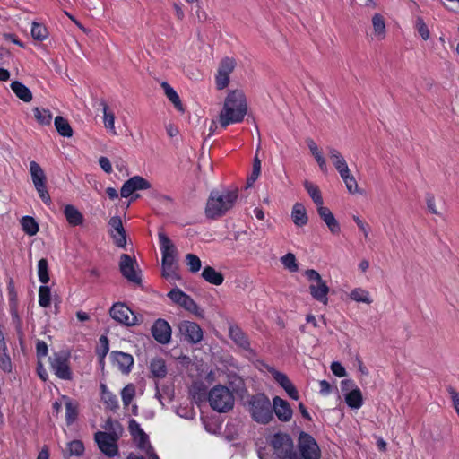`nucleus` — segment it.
<instances>
[{
  "label": "nucleus",
  "mask_w": 459,
  "mask_h": 459,
  "mask_svg": "<svg viewBox=\"0 0 459 459\" xmlns=\"http://www.w3.org/2000/svg\"><path fill=\"white\" fill-rule=\"evenodd\" d=\"M248 106L245 93L242 90H232L226 99L224 106L219 114V125L222 128H227L235 123H242L247 114Z\"/></svg>",
  "instance_id": "1"
},
{
  "label": "nucleus",
  "mask_w": 459,
  "mask_h": 459,
  "mask_svg": "<svg viewBox=\"0 0 459 459\" xmlns=\"http://www.w3.org/2000/svg\"><path fill=\"white\" fill-rule=\"evenodd\" d=\"M238 198V190H212L205 205V217L217 220L231 210Z\"/></svg>",
  "instance_id": "2"
},
{
  "label": "nucleus",
  "mask_w": 459,
  "mask_h": 459,
  "mask_svg": "<svg viewBox=\"0 0 459 459\" xmlns=\"http://www.w3.org/2000/svg\"><path fill=\"white\" fill-rule=\"evenodd\" d=\"M160 250L161 253L162 276L169 281L180 280V275L177 273V247L173 245L169 238L163 232H158Z\"/></svg>",
  "instance_id": "3"
},
{
  "label": "nucleus",
  "mask_w": 459,
  "mask_h": 459,
  "mask_svg": "<svg viewBox=\"0 0 459 459\" xmlns=\"http://www.w3.org/2000/svg\"><path fill=\"white\" fill-rule=\"evenodd\" d=\"M208 402L212 411L227 413L234 408L235 397L229 387L216 385L208 393Z\"/></svg>",
  "instance_id": "4"
},
{
  "label": "nucleus",
  "mask_w": 459,
  "mask_h": 459,
  "mask_svg": "<svg viewBox=\"0 0 459 459\" xmlns=\"http://www.w3.org/2000/svg\"><path fill=\"white\" fill-rule=\"evenodd\" d=\"M247 403L253 420L260 424H267L271 421L273 419L272 403L264 394L258 393L251 395Z\"/></svg>",
  "instance_id": "5"
},
{
  "label": "nucleus",
  "mask_w": 459,
  "mask_h": 459,
  "mask_svg": "<svg viewBox=\"0 0 459 459\" xmlns=\"http://www.w3.org/2000/svg\"><path fill=\"white\" fill-rule=\"evenodd\" d=\"M304 274L310 281L308 290L313 299L322 303L323 305H327V302L329 301V298L327 296L330 292V287L322 279L319 273L315 271V269H307L304 272Z\"/></svg>",
  "instance_id": "6"
},
{
  "label": "nucleus",
  "mask_w": 459,
  "mask_h": 459,
  "mask_svg": "<svg viewBox=\"0 0 459 459\" xmlns=\"http://www.w3.org/2000/svg\"><path fill=\"white\" fill-rule=\"evenodd\" d=\"M298 450L294 459H320L321 452L315 438L305 431H300L298 438Z\"/></svg>",
  "instance_id": "7"
},
{
  "label": "nucleus",
  "mask_w": 459,
  "mask_h": 459,
  "mask_svg": "<svg viewBox=\"0 0 459 459\" xmlns=\"http://www.w3.org/2000/svg\"><path fill=\"white\" fill-rule=\"evenodd\" d=\"M50 369L60 379L71 380L73 372L70 368V352L67 351H60L54 352L49 357Z\"/></svg>",
  "instance_id": "8"
},
{
  "label": "nucleus",
  "mask_w": 459,
  "mask_h": 459,
  "mask_svg": "<svg viewBox=\"0 0 459 459\" xmlns=\"http://www.w3.org/2000/svg\"><path fill=\"white\" fill-rule=\"evenodd\" d=\"M270 445L279 459H294V442L289 434L278 432L273 435Z\"/></svg>",
  "instance_id": "9"
},
{
  "label": "nucleus",
  "mask_w": 459,
  "mask_h": 459,
  "mask_svg": "<svg viewBox=\"0 0 459 459\" xmlns=\"http://www.w3.org/2000/svg\"><path fill=\"white\" fill-rule=\"evenodd\" d=\"M94 440L100 451L108 458H113L118 454L117 440L116 433L99 430L94 434Z\"/></svg>",
  "instance_id": "10"
},
{
  "label": "nucleus",
  "mask_w": 459,
  "mask_h": 459,
  "mask_svg": "<svg viewBox=\"0 0 459 459\" xmlns=\"http://www.w3.org/2000/svg\"><path fill=\"white\" fill-rule=\"evenodd\" d=\"M119 272L127 281L133 282L138 286L142 285V277L140 273L136 271L137 262L135 258L131 257L127 254H122L119 259Z\"/></svg>",
  "instance_id": "11"
},
{
  "label": "nucleus",
  "mask_w": 459,
  "mask_h": 459,
  "mask_svg": "<svg viewBox=\"0 0 459 459\" xmlns=\"http://www.w3.org/2000/svg\"><path fill=\"white\" fill-rule=\"evenodd\" d=\"M109 316L117 322L126 325H134L138 322L131 308L120 302L115 303L110 307Z\"/></svg>",
  "instance_id": "12"
},
{
  "label": "nucleus",
  "mask_w": 459,
  "mask_h": 459,
  "mask_svg": "<svg viewBox=\"0 0 459 459\" xmlns=\"http://www.w3.org/2000/svg\"><path fill=\"white\" fill-rule=\"evenodd\" d=\"M150 187L151 183L146 178L136 175L123 183L120 188V195L124 198H127L137 190H145Z\"/></svg>",
  "instance_id": "13"
},
{
  "label": "nucleus",
  "mask_w": 459,
  "mask_h": 459,
  "mask_svg": "<svg viewBox=\"0 0 459 459\" xmlns=\"http://www.w3.org/2000/svg\"><path fill=\"white\" fill-rule=\"evenodd\" d=\"M268 371L271 373L274 381L286 391L291 399L296 401L299 399V392L287 374L273 368H269Z\"/></svg>",
  "instance_id": "14"
},
{
  "label": "nucleus",
  "mask_w": 459,
  "mask_h": 459,
  "mask_svg": "<svg viewBox=\"0 0 459 459\" xmlns=\"http://www.w3.org/2000/svg\"><path fill=\"white\" fill-rule=\"evenodd\" d=\"M152 334L160 344H167L171 338V328L165 319H156L152 326Z\"/></svg>",
  "instance_id": "15"
},
{
  "label": "nucleus",
  "mask_w": 459,
  "mask_h": 459,
  "mask_svg": "<svg viewBox=\"0 0 459 459\" xmlns=\"http://www.w3.org/2000/svg\"><path fill=\"white\" fill-rule=\"evenodd\" d=\"M110 359L123 374L130 373L134 364V359L131 354L118 351H111Z\"/></svg>",
  "instance_id": "16"
},
{
  "label": "nucleus",
  "mask_w": 459,
  "mask_h": 459,
  "mask_svg": "<svg viewBox=\"0 0 459 459\" xmlns=\"http://www.w3.org/2000/svg\"><path fill=\"white\" fill-rule=\"evenodd\" d=\"M273 414L280 420L287 422L292 419L293 411L290 403L279 396H274L272 401Z\"/></svg>",
  "instance_id": "17"
},
{
  "label": "nucleus",
  "mask_w": 459,
  "mask_h": 459,
  "mask_svg": "<svg viewBox=\"0 0 459 459\" xmlns=\"http://www.w3.org/2000/svg\"><path fill=\"white\" fill-rule=\"evenodd\" d=\"M180 331L190 343H198L203 339V330L195 322L183 321L180 325Z\"/></svg>",
  "instance_id": "18"
},
{
  "label": "nucleus",
  "mask_w": 459,
  "mask_h": 459,
  "mask_svg": "<svg viewBox=\"0 0 459 459\" xmlns=\"http://www.w3.org/2000/svg\"><path fill=\"white\" fill-rule=\"evenodd\" d=\"M108 225L111 228V237L116 246L125 247L126 246V233L124 230L121 219L112 217L108 221Z\"/></svg>",
  "instance_id": "19"
},
{
  "label": "nucleus",
  "mask_w": 459,
  "mask_h": 459,
  "mask_svg": "<svg viewBox=\"0 0 459 459\" xmlns=\"http://www.w3.org/2000/svg\"><path fill=\"white\" fill-rule=\"evenodd\" d=\"M230 337L234 343L245 351L252 352L251 344L247 333L238 325L230 326Z\"/></svg>",
  "instance_id": "20"
},
{
  "label": "nucleus",
  "mask_w": 459,
  "mask_h": 459,
  "mask_svg": "<svg viewBox=\"0 0 459 459\" xmlns=\"http://www.w3.org/2000/svg\"><path fill=\"white\" fill-rule=\"evenodd\" d=\"M317 214L322 221L326 223L333 234H339L341 231L340 222L335 219L331 210L324 205L316 208Z\"/></svg>",
  "instance_id": "21"
},
{
  "label": "nucleus",
  "mask_w": 459,
  "mask_h": 459,
  "mask_svg": "<svg viewBox=\"0 0 459 459\" xmlns=\"http://www.w3.org/2000/svg\"><path fill=\"white\" fill-rule=\"evenodd\" d=\"M11 90L15 96L23 102H30L33 99L32 92L28 86L19 81H13L10 84Z\"/></svg>",
  "instance_id": "22"
},
{
  "label": "nucleus",
  "mask_w": 459,
  "mask_h": 459,
  "mask_svg": "<svg viewBox=\"0 0 459 459\" xmlns=\"http://www.w3.org/2000/svg\"><path fill=\"white\" fill-rule=\"evenodd\" d=\"M64 215L67 223L72 226L82 225L84 221L82 213L71 204L65 206Z\"/></svg>",
  "instance_id": "23"
},
{
  "label": "nucleus",
  "mask_w": 459,
  "mask_h": 459,
  "mask_svg": "<svg viewBox=\"0 0 459 459\" xmlns=\"http://www.w3.org/2000/svg\"><path fill=\"white\" fill-rule=\"evenodd\" d=\"M30 171L35 188L47 185L46 174L38 162H30Z\"/></svg>",
  "instance_id": "24"
},
{
  "label": "nucleus",
  "mask_w": 459,
  "mask_h": 459,
  "mask_svg": "<svg viewBox=\"0 0 459 459\" xmlns=\"http://www.w3.org/2000/svg\"><path fill=\"white\" fill-rule=\"evenodd\" d=\"M204 280L212 285H221L225 280V276L219 271H215L214 267L205 266L202 271Z\"/></svg>",
  "instance_id": "25"
},
{
  "label": "nucleus",
  "mask_w": 459,
  "mask_h": 459,
  "mask_svg": "<svg viewBox=\"0 0 459 459\" xmlns=\"http://www.w3.org/2000/svg\"><path fill=\"white\" fill-rule=\"evenodd\" d=\"M326 150H328L330 160H332L336 170H338V173H341V171H344L349 169L344 157L337 149L333 147H328Z\"/></svg>",
  "instance_id": "26"
},
{
  "label": "nucleus",
  "mask_w": 459,
  "mask_h": 459,
  "mask_svg": "<svg viewBox=\"0 0 459 459\" xmlns=\"http://www.w3.org/2000/svg\"><path fill=\"white\" fill-rule=\"evenodd\" d=\"M161 87L164 90V93L168 100L174 104V108L178 111H184L181 99L178 96L177 91L172 86H170L167 82H162Z\"/></svg>",
  "instance_id": "27"
},
{
  "label": "nucleus",
  "mask_w": 459,
  "mask_h": 459,
  "mask_svg": "<svg viewBox=\"0 0 459 459\" xmlns=\"http://www.w3.org/2000/svg\"><path fill=\"white\" fill-rule=\"evenodd\" d=\"M291 219L294 224L299 227L306 225L308 221L306 209L300 203H296L292 208Z\"/></svg>",
  "instance_id": "28"
},
{
  "label": "nucleus",
  "mask_w": 459,
  "mask_h": 459,
  "mask_svg": "<svg viewBox=\"0 0 459 459\" xmlns=\"http://www.w3.org/2000/svg\"><path fill=\"white\" fill-rule=\"evenodd\" d=\"M63 399L65 400V421L67 425H71L78 419V402L73 401L66 396H64Z\"/></svg>",
  "instance_id": "29"
},
{
  "label": "nucleus",
  "mask_w": 459,
  "mask_h": 459,
  "mask_svg": "<svg viewBox=\"0 0 459 459\" xmlns=\"http://www.w3.org/2000/svg\"><path fill=\"white\" fill-rule=\"evenodd\" d=\"M371 22H373V32L377 38L380 40L384 39L386 36V23L383 15L375 13Z\"/></svg>",
  "instance_id": "30"
},
{
  "label": "nucleus",
  "mask_w": 459,
  "mask_h": 459,
  "mask_svg": "<svg viewBox=\"0 0 459 459\" xmlns=\"http://www.w3.org/2000/svg\"><path fill=\"white\" fill-rule=\"evenodd\" d=\"M101 400L110 411H115L118 408L117 396L110 392L105 384L100 385Z\"/></svg>",
  "instance_id": "31"
},
{
  "label": "nucleus",
  "mask_w": 459,
  "mask_h": 459,
  "mask_svg": "<svg viewBox=\"0 0 459 459\" xmlns=\"http://www.w3.org/2000/svg\"><path fill=\"white\" fill-rule=\"evenodd\" d=\"M303 185H304L306 191L309 195L310 198L316 204V208H319L320 206H322L323 205V198H322L321 192H320L318 186L316 184H314L308 180H305Z\"/></svg>",
  "instance_id": "32"
},
{
  "label": "nucleus",
  "mask_w": 459,
  "mask_h": 459,
  "mask_svg": "<svg viewBox=\"0 0 459 459\" xmlns=\"http://www.w3.org/2000/svg\"><path fill=\"white\" fill-rule=\"evenodd\" d=\"M345 402L350 408L359 409L363 403L361 391L358 387L352 389L345 395Z\"/></svg>",
  "instance_id": "33"
},
{
  "label": "nucleus",
  "mask_w": 459,
  "mask_h": 459,
  "mask_svg": "<svg viewBox=\"0 0 459 459\" xmlns=\"http://www.w3.org/2000/svg\"><path fill=\"white\" fill-rule=\"evenodd\" d=\"M21 226L22 230L30 236L36 235L39 230V225L36 219L30 216H25L21 219Z\"/></svg>",
  "instance_id": "34"
},
{
  "label": "nucleus",
  "mask_w": 459,
  "mask_h": 459,
  "mask_svg": "<svg viewBox=\"0 0 459 459\" xmlns=\"http://www.w3.org/2000/svg\"><path fill=\"white\" fill-rule=\"evenodd\" d=\"M339 174L342 180L344 181L349 193L355 194L359 192L358 183L354 176L351 175L350 169L342 170V172H339Z\"/></svg>",
  "instance_id": "35"
},
{
  "label": "nucleus",
  "mask_w": 459,
  "mask_h": 459,
  "mask_svg": "<svg viewBox=\"0 0 459 459\" xmlns=\"http://www.w3.org/2000/svg\"><path fill=\"white\" fill-rule=\"evenodd\" d=\"M179 306L199 318H204V310L199 307L197 303L188 294Z\"/></svg>",
  "instance_id": "36"
},
{
  "label": "nucleus",
  "mask_w": 459,
  "mask_h": 459,
  "mask_svg": "<svg viewBox=\"0 0 459 459\" xmlns=\"http://www.w3.org/2000/svg\"><path fill=\"white\" fill-rule=\"evenodd\" d=\"M350 298L359 303L371 304L369 292L362 288H355L350 293Z\"/></svg>",
  "instance_id": "37"
},
{
  "label": "nucleus",
  "mask_w": 459,
  "mask_h": 459,
  "mask_svg": "<svg viewBox=\"0 0 459 459\" xmlns=\"http://www.w3.org/2000/svg\"><path fill=\"white\" fill-rule=\"evenodd\" d=\"M55 126L58 134L65 137H70L73 134V130L70 124L66 119L62 117H56L54 121Z\"/></svg>",
  "instance_id": "38"
},
{
  "label": "nucleus",
  "mask_w": 459,
  "mask_h": 459,
  "mask_svg": "<svg viewBox=\"0 0 459 459\" xmlns=\"http://www.w3.org/2000/svg\"><path fill=\"white\" fill-rule=\"evenodd\" d=\"M135 393L136 390L134 384H127L125 387L122 388L120 395L124 406L128 407L132 403L134 398L135 397Z\"/></svg>",
  "instance_id": "39"
},
{
  "label": "nucleus",
  "mask_w": 459,
  "mask_h": 459,
  "mask_svg": "<svg viewBox=\"0 0 459 459\" xmlns=\"http://www.w3.org/2000/svg\"><path fill=\"white\" fill-rule=\"evenodd\" d=\"M150 370L152 374L159 378L164 377L167 373V368L162 359H154L151 361Z\"/></svg>",
  "instance_id": "40"
},
{
  "label": "nucleus",
  "mask_w": 459,
  "mask_h": 459,
  "mask_svg": "<svg viewBox=\"0 0 459 459\" xmlns=\"http://www.w3.org/2000/svg\"><path fill=\"white\" fill-rule=\"evenodd\" d=\"M66 449L69 456H82L85 453L83 442L78 439L68 442Z\"/></svg>",
  "instance_id": "41"
},
{
  "label": "nucleus",
  "mask_w": 459,
  "mask_h": 459,
  "mask_svg": "<svg viewBox=\"0 0 459 459\" xmlns=\"http://www.w3.org/2000/svg\"><path fill=\"white\" fill-rule=\"evenodd\" d=\"M31 35L35 40L43 41L48 37V30L44 23L33 22Z\"/></svg>",
  "instance_id": "42"
},
{
  "label": "nucleus",
  "mask_w": 459,
  "mask_h": 459,
  "mask_svg": "<svg viewBox=\"0 0 459 459\" xmlns=\"http://www.w3.org/2000/svg\"><path fill=\"white\" fill-rule=\"evenodd\" d=\"M100 107H101V110H102V113H103L104 126L107 129H110V130H112L115 133V131H114V128H115V126H114V121H115L114 114L112 112L108 111V106L105 102V100H101L100 101Z\"/></svg>",
  "instance_id": "43"
},
{
  "label": "nucleus",
  "mask_w": 459,
  "mask_h": 459,
  "mask_svg": "<svg viewBox=\"0 0 459 459\" xmlns=\"http://www.w3.org/2000/svg\"><path fill=\"white\" fill-rule=\"evenodd\" d=\"M109 351V342L108 338L106 335H100L99 338V342L96 347V355L98 357V359H100L101 361L105 359L107 354Z\"/></svg>",
  "instance_id": "44"
},
{
  "label": "nucleus",
  "mask_w": 459,
  "mask_h": 459,
  "mask_svg": "<svg viewBox=\"0 0 459 459\" xmlns=\"http://www.w3.org/2000/svg\"><path fill=\"white\" fill-rule=\"evenodd\" d=\"M39 304L41 307L48 308L51 304V291L47 285H42L39 290Z\"/></svg>",
  "instance_id": "45"
},
{
  "label": "nucleus",
  "mask_w": 459,
  "mask_h": 459,
  "mask_svg": "<svg viewBox=\"0 0 459 459\" xmlns=\"http://www.w3.org/2000/svg\"><path fill=\"white\" fill-rule=\"evenodd\" d=\"M236 65L237 62L234 58L224 57L220 62L217 72L223 73L224 74H229L230 76V74L233 73Z\"/></svg>",
  "instance_id": "46"
},
{
  "label": "nucleus",
  "mask_w": 459,
  "mask_h": 459,
  "mask_svg": "<svg viewBox=\"0 0 459 459\" xmlns=\"http://www.w3.org/2000/svg\"><path fill=\"white\" fill-rule=\"evenodd\" d=\"M33 112L36 120L41 125H50L52 121V114L48 109L35 108Z\"/></svg>",
  "instance_id": "47"
},
{
  "label": "nucleus",
  "mask_w": 459,
  "mask_h": 459,
  "mask_svg": "<svg viewBox=\"0 0 459 459\" xmlns=\"http://www.w3.org/2000/svg\"><path fill=\"white\" fill-rule=\"evenodd\" d=\"M38 274L39 281L46 284L49 281L48 263L47 259H41L38 264Z\"/></svg>",
  "instance_id": "48"
},
{
  "label": "nucleus",
  "mask_w": 459,
  "mask_h": 459,
  "mask_svg": "<svg viewBox=\"0 0 459 459\" xmlns=\"http://www.w3.org/2000/svg\"><path fill=\"white\" fill-rule=\"evenodd\" d=\"M281 264H283L284 268H287L290 272H297L299 270L296 257L292 253H288L282 256Z\"/></svg>",
  "instance_id": "49"
},
{
  "label": "nucleus",
  "mask_w": 459,
  "mask_h": 459,
  "mask_svg": "<svg viewBox=\"0 0 459 459\" xmlns=\"http://www.w3.org/2000/svg\"><path fill=\"white\" fill-rule=\"evenodd\" d=\"M186 295V292L178 287L171 289L167 294L168 298L178 305L182 303Z\"/></svg>",
  "instance_id": "50"
},
{
  "label": "nucleus",
  "mask_w": 459,
  "mask_h": 459,
  "mask_svg": "<svg viewBox=\"0 0 459 459\" xmlns=\"http://www.w3.org/2000/svg\"><path fill=\"white\" fill-rule=\"evenodd\" d=\"M187 265L192 273H196L200 270L202 264L200 258L194 254H187L186 256Z\"/></svg>",
  "instance_id": "51"
},
{
  "label": "nucleus",
  "mask_w": 459,
  "mask_h": 459,
  "mask_svg": "<svg viewBox=\"0 0 459 459\" xmlns=\"http://www.w3.org/2000/svg\"><path fill=\"white\" fill-rule=\"evenodd\" d=\"M230 82V75L227 74H221V72H217L215 75V83L216 88L218 90L225 89L229 86Z\"/></svg>",
  "instance_id": "52"
},
{
  "label": "nucleus",
  "mask_w": 459,
  "mask_h": 459,
  "mask_svg": "<svg viewBox=\"0 0 459 459\" xmlns=\"http://www.w3.org/2000/svg\"><path fill=\"white\" fill-rule=\"evenodd\" d=\"M0 368L7 373L13 370L11 358L7 351L0 352Z\"/></svg>",
  "instance_id": "53"
},
{
  "label": "nucleus",
  "mask_w": 459,
  "mask_h": 459,
  "mask_svg": "<svg viewBox=\"0 0 459 459\" xmlns=\"http://www.w3.org/2000/svg\"><path fill=\"white\" fill-rule=\"evenodd\" d=\"M261 171V161L255 156L253 161V169L251 175L247 178L248 186H251L258 178Z\"/></svg>",
  "instance_id": "54"
},
{
  "label": "nucleus",
  "mask_w": 459,
  "mask_h": 459,
  "mask_svg": "<svg viewBox=\"0 0 459 459\" xmlns=\"http://www.w3.org/2000/svg\"><path fill=\"white\" fill-rule=\"evenodd\" d=\"M129 431L134 440H136L138 436L142 435L143 433H145L144 430L142 429L140 423L135 419H131L129 420Z\"/></svg>",
  "instance_id": "55"
},
{
  "label": "nucleus",
  "mask_w": 459,
  "mask_h": 459,
  "mask_svg": "<svg viewBox=\"0 0 459 459\" xmlns=\"http://www.w3.org/2000/svg\"><path fill=\"white\" fill-rule=\"evenodd\" d=\"M416 28L419 34L421 36L423 39H428L429 38V30L428 25L424 22L423 19L417 18Z\"/></svg>",
  "instance_id": "56"
},
{
  "label": "nucleus",
  "mask_w": 459,
  "mask_h": 459,
  "mask_svg": "<svg viewBox=\"0 0 459 459\" xmlns=\"http://www.w3.org/2000/svg\"><path fill=\"white\" fill-rule=\"evenodd\" d=\"M36 351L39 360L46 358L48 354V344L44 341L39 340L36 345Z\"/></svg>",
  "instance_id": "57"
},
{
  "label": "nucleus",
  "mask_w": 459,
  "mask_h": 459,
  "mask_svg": "<svg viewBox=\"0 0 459 459\" xmlns=\"http://www.w3.org/2000/svg\"><path fill=\"white\" fill-rule=\"evenodd\" d=\"M353 221L357 224L359 229L361 230L364 238H368V233L370 230V227H369L368 223L364 222L363 220L358 216H353Z\"/></svg>",
  "instance_id": "58"
},
{
  "label": "nucleus",
  "mask_w": 459,
  "mask_h": 459,
  "mask_svg": "<svg viewBox=\"0 0 459 459\" xmlns=\"http://www.w3.org/2000/svg\"><path fill=\"white\" fill-rule=\"evenodd\" d=\"M36 190H37L40 199L42 200V202L45 204L49 205L51 204V197L48 191L47 185L37 187Z\"/></svg>",
  "instance_id": "59"
},
{
  "label": "nucleus",
  "mask_w": 459,
  "mask_h": 459,
  "mask_svg": "<svg viewBox=\"0 0 459 459\" xmlns=\"http://www.w3.org/2000/svg\"><path fill=\"white\" fill-rule=\"evenodd\" d=\"M135 441L137 442L138 448L143 451L147 449L149 446H152L150 444L149 437L146 433H143L142 435L138 436Z\"/></svg>",
  "instance_id": "60"
},
{
  "label": "nucleus",
  "mask_w": 459,
  "mask_h": 459,
  "mask_svg": "<svg viewBox=\"0 0 459 459\" xmlns=\"http://www.w3.org/2000/svg\"><path fill=\"white\" fill-rule=\"evenodd\" d=\"M448 392L451 396L453 407L459 417V393L452 387L448 389Z\"/></svg>",
  "instance_id": "61"
},
{
  "label": "nucleus",
  "mask_w": 459,
  "mask_h": 459,
  "mask_svg": "<svg viewBox=\"0 0 459 459\" xmlns=\"http://www.w3.org/2000/svg\"><path fill=\"white\" fill-rule=\"evenodd\" d=\"M425 201H427V206L429 211L435 215L438 214V212L436 207V201L435 196L432 194H428L427 198H425Z\"/></svg>",
  "instance_id": "62"
},
{
  "label": "nucleus",
  "mask_w": 459,
  "mask_h": 459,
  "mask_svg": "<svg viewBox=\"0 0 459 459\" xmlns=\"http://www.w3.org/2000/svg\"><path fill=\"white\" fill-rule=\"evenodd\" d=\"M331 369L333 374L339 377L346 376V369L340 362H333L331 366Z\"/></svg>",
  "instance_id": "63"
},
{
  "label": "nucleus",
  "mask_w": 459,
  "mask_h": 459,
  "mask_svg": "<svg viewBox=\"0 0 459 459\" xmlns=\"http://www.w3.org/2000/svg\"><path fill=\"white\" fill-rule=\"evenodd\" d=\"M99 165L103 171L106 173H110L112 171V167L109 160L107 157L101 156L99 159Z\"/></svg>",
  "instance_id": "64"
}]
</instances>
